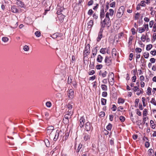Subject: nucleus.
Segmentation results:
<instances>
[{
    "mask_svg": "<svg viewBox=\"0 0 156 156\" xmlns=\"http://www.w3.org/2000/svg\"><path fill=\"white\" fill-rule=\"evenodd\" d=\"M101 28H104L105 27L109 28L111 25V21L110 19L105 18L103 21H101ZM102 28L101 29V30Z\"/></svg>",
    "mask_w": 156,
    "mask_h": 156,
    "instance_id": "nucleus-1",
    "label": "nucleus"
},
{
    "mask_svg": "<svg viewBox=\"0 0 156 156\" xmlns=\"http://www.w3.org/2000/svg\"><path fill=\"white\" fill-rule=\"evenodd\" d=\"M125 10V7L123 6H122L120 7L117 13L116 16L118 18H120L121 17L124 12Z\"/></svg>",
    "mask_w": 156,
    "mask_h": 156,
    "instance_id": "nucleus-2",
    "label": "nucleus"
},
{
    "mask_svg": "<svg viewBox=\"0 0 156 156\" xmlns=\"http://www.w3.org/2000/svg\"><path fill=\"white\" fill-rule=\"evenodd\" d=\"M72 105L71 103L68 104L67 107L66 113H67V115H72L73 114V110L72 109Z\"/></svg>",
    "mask_w": 156,
    "mask_h": 156,
    "instance_id": "nucleus-3",
    "label": "nucleus"
},
{
    "mask_svg": "<svg viewBox=\"0 0 156 156\" xmlns=\"http://www.w3.org/2000/svg\"><path fill=\"white\" fill-rule=\"evenodd\" d=\"M113 60L111 56L106 57L105 62L106 65L108 66L110 65L112 63Z\"/></svg>",
    "mask_w": 156,
    "mask_h": 156,
    "instance_id": "nucleus-4",
    "label": "nucleus"
},
{
    "mask_svg": "<svg viewBox=\"0 0 156 156\" xmlns=\"http://www.w3.org/2000/svg\"><path fill=\"white\" fill-rule=\"evenodd\" d=\"M92 127L90 124L89 122H86L85 126V129L87 131L92 130Z\"/></svg>",
    "mask_w": 156,
    "mask_h": 156,
    "instance_id": "nucleus-5",
    "label": "nucleus"
},
{
    "mask_svg": "<svg viewBox=\"0 0 156 156\" xmlns=\"http://www.w3.org/2000/svg\"><path fill=\"white\" fill-rule=\"evenodd\" d=\"M54 129V127L52 126H50L47 128V132L48 134L52 135L54 133L53 130Z\"/></svg>",
    "mask_w": 156,
    "mask_h": 156,
    "instance_id": "nucleus-6",
    "label": "nucleus"
},
{
    "mask_svg": "<svg viewBox=\"0 0 156 156\" xmlns=\"http://www.w3.org/2000/svg\"><path fill=\"white\" fill-rule=\"evenodd\" d=\"M74 94L73 90L72 89H70L68 94L69 98L70 99H72L74 97Z\"/></svg>",
    "mask_w": 156,
    "mask_h": 156,
    "instance_id": "nucleus-7",
    "label": "nucleus"
},
{
    "mask_svg": "<svg viewBox=\"0 0 156 156\" xmlns=\"http://www.w3.org/2000/svg\"><path fill=\"white\" fill-rule=\"evenodd\" d=\"M88 49H89L90 48V45L89 44H87V45L86 47L85 50H84L83 52L84 55L85 56H87L89 53L90 50L88 49Z\"/></svg>",
    "mask_w": 156,
    "mask_h": 156,
    "instance_id": "nucleus-8",
    "label": "nucleus"
},
{
    "mask_svg": "<svg viewBox=\"0 0 156 156\" xmlns=\"http://www.w3.org/2000/svg\"><path fill=\"white\" fill-rule=\"evenodd\" d=\"M80 127H83L84 126V124L85 122V119L83 116L81 117L80 120Z\"/></svg>",
    "mask_w": 156,
    "mask_h": 156,
    "instance_id": "nucleus-9",
    "label": "nucleus"
},
{
    "mask_svg": "<svg viewBox=\"0 0 156 156\" xmlns=\"http://www.w3.org/2000/svg\"><path fill=\"white\" fill-rule=\"evenodd\" d=\"M117 51L115 48H113L112 51V56L113 57V58H115L117 55Z\"/></svg>",
    "mask_w": 156,
    "mask_h": 156,
    "instance_id": "nucleus-10",
    "label": "nucleus"
},
{
    "mask_svg": "<svg viewBox=\"0 0 156 156\" xmlns=\"http://www.w3.org/2000/svg\"><path fill=\"white\" fill-rule=\"evenodd\" d=\"M84 135V136L83 138L85 141H87L90 139V133H88L87 134L85 133Z\"/></svg>",
    "mask_w": 156,
    "mask_h": 156,
    "instance_id": "nucleus-11",
    "label": "nucleus"
},
{
    "mask_svg": "<svg viewBox=\"0 0 156 156\" xmlns=\"http://www.w3.org/2000/svg\"><path fill=\"white\" fill-rule=\"evenodd\" d=\"M16 4L18 7L22 8L24 6V4L23 2L20 0H17L16 2Z\"/></svg>",
    "mask_w": 156,
    "mask_h": 156,
    "instance_id": "nucleus-12",
    "label": "nucleus"
},
{
    "mask_svg": "<svg viewBox=\"0 0 156 156\" xmlns=\"http://www.w3.org/2000/svg\"><path fill=\"white\" fill-rule=\"evenodd\" d=\"M114 74L112 73H109L108 76V80H112L114 79Z\"/></svg>",
    "mask_w": 156,
    "mask_h": 156,
    "instance_id": "nucleus-13",
    "label": "nucleus"
},
{
    "mask_svg": "<svg viewBox=\"0 0 156 156\" xmlns=\"http://www.w3.org/2000/svg\"><path fill=\"white\" fill-rule=\"evenodd\" d=\"M105 16V13L104 12V9L103 8L101 10L100 13V17L101 20L102 18L104 17Z\"/></svg>",
    "mask_w": 156,
    "mask_h": 156,
    "instance_id": "nucleus-14",
    "label": "nucleus"
},
{
    "mask_svg": "<svg viewBox=\"0 0 156 156\" xmlns=\"http://www.w3.org/2000/svg\"><path fill=\"white\" fill-rule=\"evenodd\" d=\"M107 73L106 71L102 72L101 71L99 73V75L102 77H105L106 76Z\"/></svg>",
    "mask_w": 156,
    "mask_h": 156,
    "instance_id": "nucleus-15",
    "label": "nucleus"
},
{
    "mask_svg": "<svg viewBox=\"0 0 156 156\" xmlns=\"http://www.w3.org/2000/svg\"><path fill=\"white\" fill-rule=\"evenodd\" d=\"M148 33H146V35H145L144 34H143L141 37L140 38L141 40L143 42H144L146 40V37H147V34Z\"/></svg>",
    "mask_w": 156,
    "mask_h": 156,
    "instance_id": "nucleus-16",
    "label": "nucleus"
},
{
    "mask_svg": "<svg viewBox=\"0 0 156 156\" xmlns=\"http://www.w3.org/2000/svg\"><path fill=\"white\" fill-rule=\"evenodd\" d=\"M87 27L89 28H90L92 27L93 25V21L91 20H89L87 23Z\"/></svg>",
    "mask_w": 156,
    "mask_h": 156,
    "instance_id": "nucleus-17",
    "label": "nucleus"
},
{
    "mask_svg": "<svg viewBox=\"0 0 156 156\" xmlns=\"http://www.w3.org/2000/svg\"><path fill=\"white\" fill-rule=\"evenodd\" d=\"M11 10L14 13H16L18 12V10L16 8L15 6H13L11 8Z\"/></svg>",
    "mask_w": 156,
    "mask_h": 156,
    "instance_id": "nucleus-18",
    "label": "nucleus"
},
{
    "mask_svg": "<svg viewBox=\"0 0 156 156\" xmlns=\"http://www.w3.org/2000/svg\"><path fill=\"white\" fill-rule=\"evenodd\" d=\"M103 59V57L100 55H98V56L97 61L98 62L101 63V62Z\"/></svg>",
    "mask_w": 156,
    "mask_h": 156,
    "instance_id": "nucleus-19",
    "label": "nucleus"
},
{
    "mask_svg": "<svg viewBox=\"0 0 156 156\" xmlns=\"http://www.w3.org/2000/svg\"><path fill=\"white\" fill-rule=\"evenodd\" d=\"M97 52V50L96 48H93L92 50V53L91 55V57H94V56L96 55Z\"/></svg>",
    "mask_w": 156,
    "mask_h": 156,
    "instance_id": "nucleus-20",
    "label": "nucleus"
},
{
    "mask_svg": "<svg viewBox=\"0 0 156 156\" xmlns=\"http://www.w3.org/2000/svg\"><path fill=\"white\" fill-rule=\"evenodd\" d=\"M102 32L101 31L99 33L98 37L97 39V40L98 41H99L101 40V39L102 38Z\"/></svg>",
    "mask_w": 156,
    "mask_h": 156,
    "instance_id": "nucleus-21",
    "label": "nucleus"
},
{
    "mask_svg": "<svg viewBox=\"0 0 156 156\" xmlns=\"http://www.w3.org/2000/svg\"><path fill=\"white\" fill-rule=\"evenodd\" d=\"M150 124L151 125V126L152 128L154 129L155 128L156 126L153 120H151L150 121Z\"/></svg>",
    "mask_w": 156,
    "mask_h": 156,
    "instance_id": "nucleus-22",
    "label": "nucleus"
},
{
    "mask_svg": "<svg viewBox=\"0 0 156 156\" xmlns=\"http://www.w3.org/2000/svg\"><path fill=\"white\" fill-rule=\"evenodd\" d=\"M101 87L102 89L104 91H106L107 90V87L106 85L104 84H102L101 85Z\"/></svg>",
    "mask_w": 156,
    "mask_h": 156,
    "instance_id": "nucleus-23",
    "label": "nucleus"
},
{
    "mask_svg": "<svg viewBox=\"0 0 156 156\" xmlns=\"http://www.w3.org/2000/svg\"><path fill=\"white\" fill-rule=\"evenodd\" d=\"M148 153L149 156H153L154 151L152 149H149L148 151Z\"/></svg>",
    "mask_w": 156,
    "mask_h": 156,
    "instance_id": "nucleus-24",
    "label": "nucleus"
},
{
    "mask_svg": "<svg viewBox=\"0 0 156 156\" xmlns=\"http://www.w3.org/2000/svg\"><path fill=\"white\" fill-rule=\"evenodd\" d=\"M65 16L63 15H60L58 16L59 20L60 21H62L64 18Z\"/></svg>",
    "mask_w": 156,
    "mask_h": 156,
    "instance_id": "nucleus-25",
    "label": "nucleus"
},
{
    "mask_svg": "<svg viewBox=\"0 0 156 156\" xmlns=\"http://www.w3.org/2000/svg\"><path fill=\"white\" fill-rule=\"evenodd\" d=\"M59 136V133L58 132L56 131L55 133V136L54 138V141H56L57 140V138H58Z\"/></svg>",
    "mask_w": 156,
    "mask_h": 156,
    "instance_id": "nucleus-26",
    "label": "nucleus"
},
{
    "mask_svg": "<svg viewBox=\"0 0 156 156\" xmlns=\"http://www.w3.org/2000/svg\"><path fill=\"white\" fill-rule=\"evenodd\" d=\"M107 100L106 99L104 98H101V104L102 105H106V103Z\"/></svg>",
    "mask_w": 156,
    "mask_h": 156,
    "instance_id": "nucleus-27",
    "label": "nucleus"
},
{
    "mask_svg": "<svg viewBox=\"0 0 156 156\" xmlns=\"http://www.w3.org/2000/svg\"><path fill=\"white\" fill-rule=\"evenodd\" d=\"M66 86V84L64 82L63 83H60L59 87L61 88L65 87Z\"/></svg>",
    "mask_w": 156,
    "mask_h": 156,
    "instance_id": "nucleus-28",
    "label": "nucleus"
},
{
    "mask_svg": "<svg viewBox=\"0 0 156 156\" xmlns=\"http://www.w3.org/2000/svg\"><path fill=\"white\" fill-rule=\"evenodd\" d=\"M152 47V45L151 44H149L147 46L146 49L147 51H149Z\"/></svg>",
    "mask_w": 156,
    "mask_h": 156,
    "instance_id": "nucleus-29",
    "label": "nucleus"
},
{
    "mask_svg": "<svg viewBox=\"0 0 156 156\" xmlns=\"http://www.w3.org/2000/svg\"><path fill=\"white\" fill-rule=\"evenodd\" d=\"M44 143L46 147H49L50 146V143L48 139H46L44 140Z\"/></svg>",
    "mask_w": 156,
    "mask_h": 156,
    "instance_id": "nucleus-30",
    "label": "nucleus"
},
{
    "mask_svg": "<svg viewBox=\"0 0 156 156\" xmlns=\"http://www.w3.org/2000/svg\"><path fill=\"white\" fill-rule=\"evenodd\" d=\"M109 16H113L114 14V10L112 9H110L109 10Z\"/></svg>",
    "mask_w": 156,
    "mask_h": 156,
    "instance_id": "nucleus-31",
    "label": "nucleus"
},
{
    "mask_svg": "<svg viewBox=\"0 0 156 156\" xmlns=\"http://www.w3.org/2000/svg\"><path fill=\"white\" fill-rule=\"evenodd\" d=\"M82 144H80L78 147L76 151L77 153H78L79 152L80 149L82 148Z\"/></svg>",
    "mask_w": 156,
    "mask_h": 156,
    "instance_id": "nucleus-32",
    "label": "nucleus"
},
{
    "mask_svg": "<svg viewBox=\"0 0 156 156\" xmlns=\"http://www.w3.org/2000/svg\"><path fill=\"white\" fill-rule=\"evenodd\" d=\"M23 49L24 51H27L29 50V47L28 46L25 45L23 47Z\"/></svg>",
    "mask_w": 156,
    "mask_h": 156,
    "instance_id": "nucleus-33",
    "label": "nucleus"
},
{
    "mask_svg": "<svg viewBox=\"0 0 156 156\" xmlns=\"http://www.w3.org/2000/svg\"><path fill=\"white\" fill-rule=\"evenodd\" d=\"M138 30L139 32L140 33H142L145 31V29L143 27H139Z\"/></svg>",
    "mask_w": 156,
    "mask_h": 156,
    "instance_id": "nucleus-34",
    "label": "nucleus"
},
{
    "mask_svg": "<svg viewBox=\"0 0 156 156\" xmlns=\"http://www.w3.org/2000/svg\"><path fill=\"white\" fill-rule=\"evenodd\" d=\"M112 127V125L110 124L109 123L108 125L106 127V129L107 130H111Z\"/></svg>",
    "mask_w": 156,
    "mask_h": 156,
    "instance_id": "nucleus-35",
    "label": "nucleus"
},
{
    "mask_svg": "<svg viewBox=\"0 0 156 156\" xmlns=\"http://www.w3.org/2000/svg\"><path fill=\"white\" fill-rule=\"evenodd\" d=\"M144 56L145 58H148L149 56V53L147 52H145L144 54Z\"/></svg>",
    "mask_w": 156,
    "mask_h": 156,
    "instance_id": "nucleus-36",
    "label": "nucleus"
},
{
    "mask_svg": "<svg viewBox=\"0 0 156 156\" xmlns=\"http://www.w3.org/2000/svg\"><path fill=\"white\" fill-rule=\"evenodd\" d=\"M145 30H146L147 31H148L149 30L148 25L147 24H144L143 25V27Z\"/></svg>",
    "mask_w": 156,
    "mask_h": 156,
    "instance_id": "nucleus-37",
    "label": "nucleus"
},
{
    "mask_svg": "<svg viewBox=\"0 0 156 156\" xmlns=\"http://www.w3.org/2000/svg\"><path fill=\"white\" fill-rule=\"evenodd\" d=\"M143 91L142 89H141L140 90L139 89L137 91V92L136 93V94L138 95H139L140 94L143 93Z\"/></svg>",
    "mask_w": 156,
    "mask_h": 156,
    "instance_id": "nucleus-38",
    "label": "nucleus"
},
{
    "mask_svg": "<svg viewBox=\"0 0 156 156\" xmlns=\"http://www.w3.org/2000/svg\"><path fill=\"white\" fill-rule=\"evenodd\" d=\"M124 102V100L123 99L121 98H119L118 99V103H123Z\"/></svg>",
    "mask_w": 156,
    "mask_h": 156,
    "instance_id": "nucleus-39",
    "label": "nucleus"
},
{
    "mask_svg": "<svg viewBox=\"0 0 156 156\" xmlns=\"http://www.w3.org/2000/svg\"><path fill=\"white\" fill-rule=\"evenodd\" d=\"M151 102L154 105H156V101L155 100L154 98H152L151 101Z\"/></svg>",
    "mask_w": 156,
    "mask_h": 156,
    "instance_id": "nucleus-40",
    "label": "nucleus"
},
{
    "mask_svg": "<svg viewBox=\"0 0 156 156\" xmlns=\"http://www.w3.org/2000/svg\"><path fill=\"white\" fill-rule=\"evenodd\" d=\"M9 40V38L7 37H4L2 38V41L4 42H7Z\"/></svg>",
    "mask_w": 156,
    "mask_h": 156,
    "instance_id": "nucleus-41",
    "label": "nucleus"
},
{
    "mask_svg": "<svg viewBox=\"0 0 156 156\" xmlns=\"http://www.w3.org/2000/svg\"><path fill=\"white\" fill-rule=\"evenodd\" d=\"M147 93L148 95H150L151 94V88L150 87H148L147 89Z\"/></svg>",
    "mask_w": 156,
    "mask_h": 156,
    "instance_id": "nucleus-42",
    "label": "nucleus"
},
{
    "mask_svg": "<svg viewBox=\"0 0 156 156\" xmlns=\"http://www.w3.org/2000/svg\"><path fill=\"white\" fill-rule=\"evenodd\" d=\"M108 81L109 82V83L112 86L114 84V79H113L112 80H108Z\"/></svg>",
    "mask_w": 156,
    "mask_h": 156,
    "instance_id": "nucleus-43",
    "label": "nucleus"
},
{
    "mask_svg": "<svg viewBox=\"0 0 156 156\" xmlns=\"http://www.w3.org/2000/svg\"><path fill=\"white\" fill-rule=\"evenodd\" d=\"M106 49L105 48H102L101 49L100 52L103 54H105V53Z\"/></svg>",
    "mask_w": 156,
    "mask_h": 156,
    "instance_id": "nucleus-44",
    "label": "nucleus"
},
{
    "mask_svg": "<svg viewBox=\"0 0 156 156\" xmlns=\"http://www.w3.org/2000/svg\"><path fill=\"white\" fill-rule=\"evenodd\" d=\"M63 122L65 124H68L69 122V120L67 119H63Z\"/></svg>",
    "mask_w": 156,
    "mask_h": 156,
    "instance_id": "nucleus-45",
    "label": "nucleus"
},
{
    "mask_svg": "<svg viewBox=\"0 0 156 156\" xmlns=\"http://www.w3.org/2000/svg\"><path fill=\"white\" fill-rule=\"evenodd\" d=\"M146 2L144 1H141L140 2V5L142 6H145L146 5Z\"/></svg>",
    "mask_w": 156,
    "mask_h": 156,
    "instance_id": "nucleus-46",
    "label": "nucleus"
},
{
    "mask_svg": "<svg viewBox=\"0 0 156 156\" xmlns=\"http://www.w3.org/2000/svg\"><path fill=\"white\" fill-rule=\"evenodd\" d=\"M135 51L136 52L140 53L142 51V49L140 48H137L135 49Z\"/></svg>",
    "mask_w": 156,
    "mask_h": 156,
    "instance_id": "nucleus-47",
    "label": "nucleus"
},
{
    "mask_svg": "<svg viewBox=\"0 0 156 156\" xmlns=\"http://www.w3.org/2000/svg\"><path fill=\"white\" fill-rule=\"evenodd\" d=\"M147 114V109H145L143 112V115L144 116H146Z\"/></svg>",
    "mask_w": 156,
    "mask_h": 156,
    "instance_id": "nucleus-48",
    "label": "nucleus"
},
{
    "mask_svg": "<svg viewBox=\"0 0 156 156\" xmlns=\"http://www.w3.org/2000/svg\"><path fill=\"white\" fill-rule=\"evenodd\" d=\"M150 53L153 55H156V50H154L151 51Z\"/></svg>",
    "mask_w": 156,
    "mask_h": 156,
    "instance_id": "nucleus-49",
    "label": "nucleus"
},
{
    "mask_svg": "<svg viewBox=\"0 0 156 156\" xmlns=\"http://www.w3.org/2000/svg\"><path fill=\"white\" fill-rule=\"evenodd\" d=\"M35 34L37 37H39L41 36V33L40 32L37 31L35 32Z\"/></svg>",
    "mask_w": 156,
    "mask_h": 156,
    "instance_id": "nucleus-50",
    "label": "nucleus"
},
{
    "mask_svg": "<svg viewBox=\"0 0 156 156\" xmlns=\"http://www.w3.org/2000/svg\"><path fill=\"white\" fill-rule=\"evenodd\" d=\"M46 105L47 107H50L51 106V103L50 101H48L46 103Z\"/></svg>",
    "mask_w": 156,
    "mask_h": 156,
    "instance_id": "nucleus-51",
    "label": "nucleus"
},
{
    "mask_svg": "<svg viewBox=\"0 0 156 156\" xmlns=\"http://www.w3.org/2000/svg\"><path fill=\"white\" fill-rule=\"evenodd\" d=\"M115 2H113L110 4V6L111 7L114 8L115 7Z\"/></svg>",
    "mask_w": 156,
    "mask_h": 156,
    "instance_id": "nucleus-52",
    "label": "nucleus"
},
{
    "mask_svg": "<svg viewBox=\"0 0 156 156\" xmlns=\"http://www.w3.org/2000/svg\"><path fill=\"white\" fill-rule=\"evenodd\" d=\"M142 102H143V105L144 106H146V105H145V98L144 97H143L142 98Z\"/></svg>",
    "mask_w": 156,
    "mask_h": 156,
    "instance_id": "nucleus-53",
    "label": "nucleus"
},
{
    "mask_svg": "<svg viewBox=\"0 0 156 156\" xmlns=\"http://www.w3.org/2000/svg\"><path fill=\"white\" fill-rule=\"evenodd\" d=\"M107 93L106 91H104L102 93V96L103 97H107Z\"/></svg>",
    "mask_w": 156,
    "mask_h": 156,
    "instance_id": "nucleus-54",
    "label": "nucleus"
},
{
    "mask_svg": "<svg viewBox=\"0 0 156 156\" xmlns=\"http://www.w3.org/2000/svg\"><path fill=\"white\" fill-rule=\"evenodd\" d=\"M45 118L46 119H49L50 118L49 116V114L47 112H45Z\"/></svg>",
    "mask_w": 156,
    "mask_h": 156,
    "instance_id": "nucleus-55",
    "label": "nucleus"
},
{
    "mask_svg": "<svg viewBox=\"0 0 156 156\" xmlns=\"http://www.w3.org/2000/svg\"><path fill=\"white\" fill-rule=\"evenodd\" d=\"M93 10L91 9H90L88 11V14L89 15L91 16L93 14Z\"/></svg>",
    "mask_w": 156,
    "mask_h": 156,
    "instance_id": "nucleus-56",
    "label": "nucleus"
},
{
    "mask_svg": "<svg viewBox=\"0 0 156 156\" xmlns=\"http://www.w3.org/2000/svg\"><path fill=\"white\" fill-rule=\"evenodd\" d=\"M119 119L122 122H123L125 120V118L122 116H120Z\"/></svg>",
    "mask_w": 156,
    "mask_h": 156,
    "instance_id": "nucleus-57",
    "label": "nucleus"
},
{
    "mask_svg": "<svg viewBox=\"0 0 156 156\" xmlns=\"http://www.w3.org/2000/svg\"><path fill=\"white\" fill-rule=\"evenodd\" d=\"M154 24V21L152 20L150 22H149V26L151 28L152 27V26Z\"/></svg>",
    "mask_w": 156,
    "mask_h": 156,
    "instance_id": "nucleus-58",
    "label": "nucleus"
},
{
    "mask_svg": "<svg viewBox=\"0 0 156 156\" xmlns=\"http://www.w3.org/2000/svg\"><path fill=\"white\" fill-rule=\"evenodd\" d=\"M109 12H108L106 14L105 18L110 19L109 18Z\"/></svg>",
    "mask_w": 156,
    "mask_h": 156,
    "instance_id": "nucleus-59",
    "label": "nucleus"
},
{
    "mask_svg": "<svg viewBox=\"0 0 156 156\" xmlns=\"http://www.w3.org/2000/svg\"><path fill=\"white\" fill-rule=\"evenodd\" d=\"M75 59L76 58L73 55L72 57L71 62L73 63H74L75 61Z\"/></svg>",
    "mask_w": 156,
    "mask_h": 156,
    "instance_id": "nucleus-60",
    "label": "nucleus"
},
{
    "mask_svg": "<svg viewBox=\"0 0 156 156\" xmlns=\"http://www.w3.org/2000/svg\"><path fill=\"white\" fill-rule=\"evenodd\" d=\"M100 114V116L101 117H104L105 115V113L103 112H101Z\"/></svg>",
    "mask_w": 156,
    "mask_h": 156,
    "instance_id": "nucleus-61",
    "label": "nucleus"
},
{
    "mask_svg": "<svg viewBox=\"0 0 156 156\" xmlns=\"http://www.w3.org/2000/svg\"><path fill=\"white\" fill-rule=\"evenodd\" d=\"M102 65H98L96 66V68L97 69H101V68H102Z\"/></svg>",
    "mask_w": 156,
    "mask_h": 156,
    "instance_id": "nucleus-62",
    "label": "nucleus"
},
{
    "mask_svg": "<svg viewBox=\"0 0 156 156\" xmlns=\"http://www.w3.org/2000/svg\"><path fill=\"white\" fill-rule=\"evenodd\" d=\"M136 113L137 114L139 115V116H140L141 115V112L139 111V110L138 109H136Z\"/></svg>",
    "mask_w": 156,
    "mask_h": 156,
    "instance_id": "nucleus-63",
    "label": "nucleus"
},
{
    "mask_svg": "<svg viewBox=\"0 0 156 156\" xmlns=\"http://www.w3.org/2000/svg\"><path fill=\"white\" fill-rule=\"evenodd\" d=\"M93 0H90L88 2V5L89 6L93 4Z\"/></svg>",
    "mask_w": 156,
    "mask_h": 156,
    "instance_id": "nucleus-64",
    "label": "nucleus"
}]
</instances>
